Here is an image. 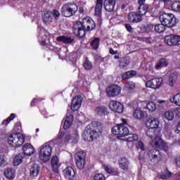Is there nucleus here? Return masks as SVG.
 <instances>
[{
	"mask_svg": "<svg viewBox=\"0 0 180 180\" xmlns=\"http://www.w3.org/2000/svg\"><path fill=\"white\" fill-rule=\"evenodd\" d=\"M148 128L146 136L150 139V144L153 147H158L164 151H168V146L167 143L161 139V128L160 127V120L155 117L148 119L146 122Z\"/></svg>",
	"mask_w": 180,
	"mask_h": 180,
	"instance_id": "nucleus-1",
	"label": "nucleus"
},
{
	"mask_svg": "<svg viewBox=\"0 0 180 180\" xmlns=\"http://www.w3.org/2000/svg\"><path fill=\"white\" fill-rule=\"evenodd\" d=\"M96 26L95 21L91 17H86L82 22H77L74 24L72 30L77 37L82 39V37H85L86 32L94 30Z\"/></svg>",
	"mask_w": 180,
	"mask_h": 180,
	"instance_id": "nucleus-2",
	"label": "nucleus"
},
{
	"mask_svg": "<svg viewBox=\"0 0 180 180\" xmlns=\"http://www.w3.org/2000/svg\"><path fill=\"white\" fill-rule=\"evenodd\" d=\"M51 153H53V148L50 145V142H47L41 146L39 151V158L42 162H48L51 158Z\"/></svg>",
	"mask_w": 180,
	"mask_h": 180,
	"instance_id": "nucleus-3",
	"label": "nucleus"
},
{
	"mask_svg": "<svg viewBox=\"0 0 180 180\" xmlns=\"http://www.w3.org/2000/svg\"><path fill=\"white\" fill-rule=\"evenodd\" d=\"M122 123L118 124L117 125L112 127V134L115 136H118L117 139H122V137H126L129 133V128L126 127L127 124V121L126 119H122Z\"/></svg>",
	"mask_w": 180,
	"mask_h": 180,
	"instance_id": "nucleus-4",
	"label": "nucleus"
},
{
	"mask_svg": "<svg viewBox=\"0 0 180 180\" xmlns=\"http://www.w3.org/2000/svg\"><path fill=\"white\" fill-rule=\"evenodd\" d=\"M25 143V136L20 133L11 134L8 138V143L11 147H20Z\"/></svg>",
	"mask_w": 180,
	"mask_h": 180,
	"instance_id": "nucleus-5",
	"label": "nucleus"
},
{
	"mask_svg": "<svg viewBox=\"0 0 180 180\" xmlns=\"http://www.w3.org/2000/svg\"><path fill=\"white\" fill-rule=\"evenodd\" d=\"M160 20L167 27H174L176 25V18L173 13H165L160 15Z\"/></svg>",
	"mask_w": 180,
	"mask_h": 180,
	"instance_id": "nucleus-6",
	"label": "nucleus"
},
{
	"mask_svg": "<svg viewBox=\"0 0 180 180\" xmlns=\"http://www.w3.org/2000/svg\"><path fill=\"white\" fill-rule=\"evenodd\" d=\"M78 11V6L75 4H65L61 8V13L65 18H70Z\"/></svg>",
	"mask_w": 180,
	"mask_h": 180,
	"instance_id": "nucleus-7",
	"label": "nucleus"
},
{
	"mask_svg": "<svg viewBox=\"0 0 180 180\" xmlns=\"http://www.w3.org/2000/svg\"><path fill=\"white\" fill-rule=\"evenodd\" d=\"M85 157H86V153L84 151L77 152L75 155V161L79 169H84L85 167Z\"/></svg>",
	"mask_w": 180,
	"mask_h": 180,
	"instance_id": "nucleus-8",
	"label": "nucleus"
},
{
	"mask_svg": "<svg viewBox=\"0 0 180 180\" xmlns=\"http://www.w3.org/2000/svg\"><path fill=\"white\" fill-rule=\"evenodd\" d=\"M165 43L168 46H180V36L169 34L165 37Z\"/></svg>",
	"mask_w": 180,
	"mask_h": 180,
	"instance_id": "nucleus-9",
	"label": "nucleus"
},
{
	"mask_svg": "<svg viewBox=\"0 0 180 180\" xmlns=\"http://www.w3.org/2000/svg\"><path fill=\"white\" fill-rule=\"evenodd\" d=\"M162 78H153L146 82V88H152V89H158L161 87L162 84Z\"/></svg>",
	"mask_w": 180,
	"mask_h": 180,
	"instance_id": "nucleus-10",
	"label": "nucleus"
},
{
	"mask_svg": "<svg viewBox=\"0 0 180 180\" xmlns=\"http://www.w3.org/2000/svg\"><path fill=\"white\" fill-rule=\"evenodd\" d=\"M148 157L151 162L157 163L161 160V154L160 150L157 149H151L148 151Z\"/></svg>",
	"mask_w": 180,
	"mask_h": 180,
	"instance_id": "nucleus-11",
	"label": "nucleus"
},
{
	"mask_svg": "<svg viewBox=\"0 0 180 180\" xmlns=\"http://www.w3.org/2000/svg\"><path fill=\"white\" fill-rule=\"evenodd\" d=\"M109 108L111 110H113V112H116L117 113H123V104L119 101H111L109 103Z\"/></svg>",
	"mask_w": 180,
	"mask_h": 180,
	"instance_id": "nucleus-12",
	"label": "nucleus"
},
{
	"mask_svg": "<svg viewBox=\"0 0 180 180\" xmlns=\"http://www.w3.org/2000/svg\"><path fill=\"white\" fill-rule=\"evenodd\" d=\"M120 92H122V89L117 85H112L107 88L108 96H117L120 95Z\"/></svg>",
	"mask_w": 180,
	"mask_h": 180,
	"instance_id": "nucleus-13",
	"label": "nucleus"
},
{
	"mask_svg": "<svg viewBox=\"0 0 180 180\" xmlns=\"http://www.w3.org/2000/svg\"><path fill=\"white\" fill-rule=\"evenodd\" d=\"M71 139V135L64 133V131H60L56 138L58 144H64V143H68Z\"/></svg>",
	"mask_w": 180,
	"mask_h": 180,
	"instance_id": "nucleus-14",
	"label": "nucleus"
},
{
	"mask_svg": "<svg viewBox=\"0 0 180 180\" xmlns=\"http://www.w3.org/2000/svg\"><path fill=\"white\" fill-rule=\"evenodd\" d=\"M139 105H141V101H140L139 103L137 101H134V109H136L134 112V117H135V119H141V117H143V116H144V113L143 112V111L140 109H141V107Z\"/></svg>",
	"mask_w": 180,
	"mask_h": 180,
	"instance_id": "nucleus-15",
	"label": "nucleus"
},
{
	"mask_svg": "<svg viewBox=\"0 0 180 180\" xmlns=\"http://www.w3.org/2000/svg\"><path fill=\"white\" fill-rule=\"evenodd\" d=\"M81 103H82V97L79 96H76L71 104V109L73 112H77L79 108H81Z\"/></svg>",
	"mask_w": 180,
	"mask_h": 180,
	"instance_id": "nucleus-16",
	"label": "nucleus"
},
{
	"mask_svg": "<svg viewBox=\"0 0 180 180\" xmlns=\"http://www.w3.org/2000/svg\"><path fill=\"white\" fill-rule=\"evenodd\" d=\"M128 20L130 23H139L141 22V15L137 12H131L128 15Z\"/></svg>",
	"mask_w": 180,
	"mask_h": 180,
	"instance_id": "nucleus-17",
	"label": "nucleus"
},
{
	"mask_svg": "<svg viewBox=\"0 0 180 180\" xmlns=\"http://www.w3.org/2000/svg\"><path fill=\"white\" fill-rule=\"evenodd\" d=\"M40 172V166L38 164L31 165L30 168V176L32 179L37 178Z\"/></svg>",
	"mask_w": 180,
	"mask_h": 180,
	"instance_id": "nucleus-18",
	"label": "nucleus"
},
{
	"mask_svg": "<svg viewBox=\"0 0 180 180\" xmlns=\"http://www.w3.org/2000/svg\"><path fill=\"white\" fill-rule=\"evenodd\" d=\"M116 5V0H104L103 6L107 12H113Z\"/></svg>",
	"mask_w": 180,
	"mask_h": 180,
	"instance_id": "nucleus-19",
	"label": "nucleus"
},
{
	"mask_svg": "<svg viewBox=\"0 0 180 180\" xmlns=\"http://www.w3.org/2000/svg\"><path fill=\"white\" fill-rule=\"evenodd\" d=\"M63 175L66 179L72 180L75 176V172L71 167H68L63 170Z\"/></svg>",
	"mask_w": 180,
	"mask_h": 180,
	"instance_id": "nucleus-20",
	"label": "nucleus"
},
{
	"mask_svg": "<svg viewBox=\"0 0 180 180\" xmlns=\"http://www.w3.org/2000/svg\"><path fill=\"white\" fill-rule=\"evenodd\" d=\"M51 165L53 172L58 174V168H60L61 165L60 164V161L58 160V158L57 156H53L51 158Z\"/></svg>",
	"mask_w": 180,
	"mask_h": 180,
	"instance_id": "nucleus-21",
	"label": "nucleus"
},
{
	"mask_svg": "<svg viewBox=\"0 0 180 180\" xmlns=\"http://www.w3.org/2000/svg\"><path fill=\"white\" fill-rule=\"evenodd\" d=\"M103 4V0H97L96 3V6L94 9L95 16L101 17L102 16V5Z\"/></svg>",
	"mask_w": 180,
	"mask_h": 180,
	"instance_id": "nucleus-22",
	"label": "nucleus"
},
{
	"mask_svg": "<svg viewBox=\"0 0 180 180\" xmlns=\"http://www.w3.org/2000/svg\"><path fill=\"white\" fill-rule=\"evenodd\" d=\"M23 153L25 155H32L34 153V148L30 143H27L22 147Z\"/></svg>",
	"mask_w": 180,
	"mask_h": 180,
	"instance_id": "nucleus-23",
	"label": "nucleus"
},
{
	"mask_svg": "<svg viewBox=\"0 0 180 180\" xmlns=\"http://www.w3.org/2000/svg\"><path fill=\"white\" fill-rule=\"evenodd\" d=\"M72 122H74V117L72 115L70 114L67 115L63 124V129L65 130L70 129L72 124Z\"/></svg>",
	"mask_w": 180,
	"mask_h": 180,
	"instance_id": "nucleus-24",
	"label": "nucleus"
},
{
	"mask_svg": "<svg viewBox=\"0 0 180 180\" xmlns=\"http://www.w3.org/2000/svg\"><path fill=\"white\" fill-rule=\"evenodd\" d=\"M58 41L64 43L65 44H71L74 41V38L71 37L60 36L56 38Z\"/></svg>",
	"mask_w": 180,
	"mask_h": 180,
	"instance_id": "nucleus-25",
	"label": "nucleus"
},
{
	"mask_svg": "<svg viewBox=\"0 0 180 180\" xmlns=\"http://www.w3.org/2000/svg\"><path fill=\"white\" fill-rule=\"evenodd\" d=\"M15 174H16V172L12 168L6 169L4 172V175L7 179H13Z\"/></svg>",
	"mask_w": 180,
	"mask_h": 180,
	"instance_id": "nucleus-26",
	"label": "nucleus"
},
{
	"mask_svg": "<svg viewBox=\"0 0 180 180\" xmlns=\"http://www.w3.org/2000/svg\"><path fill=\"white\" fill-rule=\"evenodd\" d=\"M99 133H100L99 131L95 129L90 131L86 138L88 141H94V140H95V139H96L99 136Z\"/></svg>",
	"mask_w": 180,
	"mask_h": 180,
	"instance_id": "nucleus-27",
	"label": "nucleus"
},
{
	"mask_svg": "<svg viewBox=\"0 0 180 180\" xmlns=\"http://www.w3.org/2000/svg\"><path fill=\"white\" fill-rule=\"evenodd\" d=\"M167 65H168V60H167V59L162 58L158 62L155 68L156 70H160V68H164V67H167Z\"/></svg>",
	"mask_w": 180,
	"mask_h": 180,
	"instance_id": "nucleus-28",
	"label": "nucleus"
},
{
	"mask_svg": "<svg viewBox=\"0 0 180 180\" xmlns=\"http://www.w3.org/2000/svg\"><path fill=\"white\" fill-rule=\"evenodd\" d=\"M120 167L122 169H124V171H127V169H129V160L126 158H122Z\"/></svg>",
	"mask_w": 180,
	"mask_h": 180,
	"instance_id": "nucleus-29",
	"label": "nucleus"
},
{
	"mask_svg": "<svg viewBox=\"0 0 180 180\" xmlns=\"http://www.w3.org/2000/svg\"><path fill=\"white\" fill-rule=\"evenodd\" d=\"M169 101L172 102V103H175V105H177V106H180V93L170 96Z\"/></svg>",
	"mask_w": 180,
	"mask_h": 180,
	"instance_id": "nucleus-30",
	"label": "nucleus"
},
{
	"mask_svg": "<svg viewBox=\"0 0 180 180\" xmlns=\"http://www.w3.org/2000/svg\"><path fill=\"white\" fill-rule=\"evenodd\" d=\"M47 39V35H46V31L41 30L39 34V41L41 43V46H46V39Z\"/></svg>",
	"mask_w": 180,
	"mask_h": 180,
	"instance_id": "nucleus-31",
	"label": "nucleus"
},
{
	"mask_svg": "<svg viewBox=\"0 0 180 180\" xmlns=\"http://www.w3.org/2000/svg\"><path fill=\"white\" fill-rule=\"evenodd\" d=\"M137 72L136 70L128 71L122 75V79H129V78H133L136 77Z\"/></svg>",
	"mask_w": 180,
	"mask_h": 180,
	"instance_id": "nucleus-32",
	"label": "nucleus"
},
{
	"mask_svg": "<svg viewBox=\"0 0 180 180\" xmlns=\"http://www.w3.org/2000/svg\"><path fill=\"white\" fill-rule=\"evenodd\" d=\"M23 160V153H19L14 158L13 165L15 167H18L20 164H22Z\"/></svg>",
	"mask_w": 180,
	"mask_h": 180,
	"instance_id": "nucleus-33",
	"label": "nucleus"
},
{
	"mask_svg": "<svg viewBox=\"0 0 180 180\" xmlns=\"http://www.w3.org/2000/svg\"><path fill=\"white\" fill-rule=\"evenodd\" d=\"M96 112L98 116H105V115L108 114V110L104 106H99L96 108Z\"/></svg>",
	"mask_w": 180,
	"mask_h": 180,
	"instance_id": "nucleus-34",
	"label": "nucleus"
},
{
	"mask_svg": "<svg viewBox=\"0 0 180 180\" xmlns=\"http://www.w3.org/2000/svg\"><path fill=\"white\" fill-rule=\"evenodd\" d=\"M147 11H148V5L146 4L145 6H139L138 8V13L141 16L146 15L147 13Z\"/></svg>",
	"mask_w": 180,
	"mask_h": 180,
	"instance_id": "nucleus-35",
	"label": "nucleus"
},
{
	"mask_svg": "<svg viewBox=\"0 0 180 180\" xmlns=\"http://www.w3.org/2000/svg\"><path fill=\"white\" fill-rule=\"evenodd\" d=\"M128 137L124 139L125 141H137L139 140V135L137 134H128Z\"/></svg>",
	"mask_w": 180,
	"mask_h": 180,
	"instance_id": "nucleus-36",
	"label": "nucleus"
},
{
	"mask_svg": "<svg viewBox=\"0 0 180 180\" xmlns=\"http://www.w3.org/2000/svg\"><path fill=\"white\" fill-rule=\"evenodd\" d=\"M177 79H178V76L176 75V74L175 73L171 74L169 77V86H174V85H175V82H176Z\"/></svg>",
	"mask_w": 180,
	"mask_h": 180,
	"instance_id": "nucleus-37",
	"label": "nucleus"
},
{
	"mask_svg": "<svg viewBox=\"0 0 180 180\" xmlns=\"http://www.w3.org/2000/svg\"><path fill=\"white\" fill-rule=\"evenodd\" d=\"M84 68L85 70H86V71L91 70L94 68L92 62L89 61V59L88 58H86L84 60Z\"/></svg>",
	"mask_w": 180,
	"mask_h": 180,
	"instance_id": "nucleus-38",
	"label": "nucleus"
},
{
	"mask_svg": "<svg viewBox=\"0 0 180 180\" xmlns=\"http://www.w3.org/2000/svg\"><path fill=\"white\" fill-rule=\"evenodd\" d=\"M91 126L94 128V130L102 132V123L98 121H94L91 122Z\"/></svg>",
	"mask_w": 180,
	"mask_h": 180,
	"instance_id": "nucleus-39",
	"label": "nucleus"
},
{
	"mask_svg": "<svg viewBox=\"0 0 180 180\" xmlns=\"http://www.w3.org/2000/svg\"><path fill=\"white\" fill-rule=\"evenodd\" d=\"M43 22L44 23H51L53 22V16H51V13H46L43 17Z\"/></svg>",
	"mask_w": 180,
	"mask_h": 180,
	"instance_id": "nucleus-40",
	"label": "nucleus"
},
{
	"mask_svg": "<svg viewBox=\"0 0 180 180\" xmlns=\"http://www.w3.org/2000/svg\"><path fill=\"white\" fill-rule=\"evenodd\" d=\"M164 117L166 119V120L172 121L174 120V112L171 110H167L164 114Z\"/></svg>",
	"mask_w": 180,
	"mask_h": 180,
	"instance_id": "nucleus-41",
	"label": "nucleus"
},
{
	"mask_svg": "<svg viewBox=\"0 0 180 180\" xmlns=\"http://www.w3.org/2000/svg\"><path fill=\"white\" fill-rule=\"evenodd\" d=\"M159 176L160 179H169V178L172 176V172L167 170L165 172H162L160 174H159Z\"/></svg>",
	"mask_w": 180,
	"mask_h": 180,
	"instance_id": "nucleus-42",
	"label": "nucleus"
},
{
	"mask_svg": "<svg viewBox=\"0 0 180 180\" xmlns=\"http://www.w3.org/2000/svg\"><path fill=\"white\" fill-rule=\"evenodd\" d=\"M146 109H148L149 112H154L157 109V105L155 103L150 101L146 104Z\"/></svg>",
	"mask_w": 180,
	"mask_h": 180,
	"instance_id": "nucleus-43",
	"label": "nucleus"
},
{
	"mask_svg": "<svg viewBox=\"0 0 180 180\" xmlns=\"http://www.w3.org/2000/svg\"><path fill=\"white\" fill-rule=\"evenodd\" d=\"M155 30L158 33H162L165 30V25L161 22L160 24H157L155 25Z\"/></svg>",
	"mask_w": 180,
	"mask_h": 180,
	"instance_id": "nucleus-44",
	"label": "nucleus"
},
{
	"mask_svg": "<svg viewBox=\"0 0 180 180\" xmlns=\"http://www.w3.org/2000/svg\"><path fill=\"white\" fill-rule=\"evenodd\" d=\"M100 41H101V39H99V38H94L91 42V47H93L94 50H96L98 47H99Z\"/></svg>",
	"mask_w": 180,
	"mask_h": 180,
	"instance_id": "nucleus-45",
	"label": "nucleus"
},
{
	"mask_svg": "<svg viewBox=\"0 0 180 180\" xmlns=\"http://www.w3.org/2000/svg\"><path fill=\"white\" fill-rule=\"evenodd\" d=\"M15 119V114H11L9 117H8L6 120H4L2 122L3 126H8L11 121Z\"/></svg>",
	"mask_w": 180,
	"mask_h": 180,
	"instance_id": "nucleus-46",
	"label": "nucleus"
},
{
	"mask_svg": "<svg viewBox=\"0 0 180 180\" xmlns=\"http://www.w3.org/2000/svg\"><path fill=\"white\" fill-rule=\"evenodd\" d=\"M172 9L176 12H180V2L176 1L173 3L172 5Z\"/></svg>",
	"mask_w": 180,
	"mask_h": 180,
	"instance_id": "nucleus-47",
	"label": "nucleus"
},
{
	"mask_svg": "<svg viewBox=\"0 0 180 180\" xmlns=\"http://www.w3.org/2000/svg\"><path fill=\"white\" fill-rule=\"evenodd\" d=\"M79 139V135L77 131H75L72 136H70V140H72L73 143H77Z\"/></svg>",
	"mask_w": 180,
	"mask_h": 180,
	"instance_id": "nucleus-48",
	"label": "nucleus"
},
{
	"mask_svg": "<svg viewBox=\"0 0 180 180\" xmlns=\"http://www.w3.org/2000/svg\"><path fill=\"white\" fill-rule=\"evenodd\" d=\"M125 87L127 88V89H134L136 88V84H134L133 82H127L125 84Z\"/></svg>",
	"mask_w": 180,
	"mask_h": 180,
	"instance_id": "nucleus-49",
	"label": "nucleus"
},
{
	"mask_svg": "<svg viewBox=\"0 0 180 180\" xmlns=\"http://www.w3.org/2000/svg\"><path fill=\"white\" fill-rule=\"evenodd\" d=\"M6 162V157L5 155H0V167H4Z\"/></svg>",
	"mask_w": 180,
	"mask_h": 180,
	"instance_id": "nucleus-50",
	"label": "nucleus"
},
{
	"mask_svg": "<svg viewBox=\"0 0 180 180\" xmlns=\"http://www.w3.org/2000/svg\"><path fill=\"white\" fill-rule=\"evenodd\" d=\"M94 180H105V176L103 174H96L94 176Z\"/></svg>",
	"mask_w": 180,
	"mask_h": 180,
	"instance_id": "nucleus-51",
	"label": "nucleus"
},
{
	"mask_svg": "<svg viewBox=\"0 0 180 180\" xmlns=\"http://www.w3.org/2000/svg\"><path fill=\"white\" fill-rule=\"evenodd\" d=\"M103 167L105 171H106V172H108V174H113V172H115V170L113 169V168H112V167L108 165H104Z\"/></svg>",
	"mask_w": 180,
	"mask_h": 180,
	"instance_id": "nucleus-52",
	"label": "nucleus"
},
{
	"mask_svg": "<svg viewBox=\"0 0 180 180\" xmlns=\"http://www.w3.org/2000/svg\"><path fill=\"white\" fill-rule=\"evenodd\" d=\"M52 15L53 18H55L56 20H58V18H60V12L57 10H53Z\"/></svg>",
	"mask_w": 180,
	"mask_h": 180,
	"instance_id": "nucleus-53",
	"label": "nucleus"
},
{
	"mask_svg": "<svg viewBox=\"0 0 180 180\" xmlns=\"http://www.w3.org/2000/svg\"><path fill=\"white\" fill-rule=\"evenodd\" d=\"M138 147L142 151H144L146 150V146H144V143L141 141H139L138 143Z\"/></svg>",
	"mask_w": 180,
	"mask_h": 180,
	"instance_id": "nucleus-54",
	"label": "nucleus"
},
{
	"mask_svg": "<svg viewBox=\"0 0 180 180\" xmlns=\"http://www.w3.org/2000/svg\"><path fill=\"white\" fill-rule=\"evenodd\" d=\"M125 27L129 33H133V27H131V25L130 24H125Z\"/></svg>",
	"mask_w": 180,
	"mask_h": 180,
	"instance_id": "nucleus-55",
	"label": "nucleus"
},
{
	"mask_svg": "<svg viewBox=\"0 0 180 180\" xmlns=\"http://www.w3.org/2000/svg\"><path fill=\"white\" fill-rule=\"evenodd\" d=\"M96 58L97 61H101V63H103V61H105V58H101V56H96Z\"/></svg>",
	"mask_w": 180,
	"mask_h": 180,
	"instance_id": "nucleus-56",
	"label": "nucleus"
},
{
	"mask_svg": "<svg viewBox=\"0 0 180 180\" xmlns=\"http://www.w3.org/2000/svg\"><path fill=\"white\" fill-rule=\"evenodd\" d=\"M158 103H160V105H167V101L164 100H158Z\"/></svg>",
	"mask_w": 180,
	"mask_h": 180,
	"instance_id": "nucleus-57",
	"label": "nucleus"
},
{
	"mask_svg": "<svg viewBox=\"0 0 180 180\" xmlns=\"http://www.w3.org/2000/svg\"><path fill=\"white\" fill-rule=\"evenodd\" d=\"M146 3V0H139V6H145L144 4Z\"/></svg>",
	"mask_w": 180,
	"mask_h": 180,
	"instance_id": "nucleus-58",
	"label": "nucleus"
},
{
	"mask_svg": "<svg viewBox=\"0 0 180 180\" xmlns=\"http://www.w3.org/2000/svg\"><path fill=\"white\" fill-rule=\"evenodd\" d=\"M110 54H117V51H114L113 49H110Z\"/></svg>",
	"mask_w": 180,
	"mask_h": 180,
	"instance_id": "nucleus-59",
	"label": "nucleus"
},
{
	"mask_svg": "<svg viewBox=\"0 0 180 180\" xmlns=\"http://www.w3.org/2000/svg\"><path fill=\"white\" fill-rule=\"evenodd\" d=\"M34 102H36V98H34L32 100V101L31 102V106H34Z\"/></svg>",
	"mask_w": 180,
	"mask_h": 180,
	"instance_id": "nucleus-60",
	"label": "nucleus"
},
{
	"mask_svg": "<svg viewBox=\"0 0 180 180\" xmlns=\"http://www.w3.org/2000/svg\"><path fill=\"white\" fill-rule=\"evenodd\" d=\"M114 58H115V60H119V56H115Z\"/></svg>",
	"mask_w": 180,
	"mask_h": 180,
	"instance_id": "nucleus-61",
	"label": "nucleus"
},
{
	"mask_svg": "<svg viewBox=\"0 0 180 180\" xmlns=\"http://www.w3.org/2000/svg\"><path fill=\"white\" fill-rule=\"evenodd\" d=\"M79 12H81V13H82V12H84V8H79Z\"/></svg>",
	"mask_w": 180,
	"mask_h": 180,
	"instance_id": "nucleus-62",
	"label": "nucleus"
},
{
	"mask_svg": "<svg viewBox=\"0 0 180 180\" xmlns=\"http://www.w3.org/2000/svg\"><path fill=\"white\" fill-rule=\"evenodd\" d=\"M176 176L178 178H179V177H180V172H179V173L176 174Z\"/></svg>",
	"mask_w": 180,
	"mask_h": 180,
	"instance_id": "nucleus-63",
	"label": "nucleus"
},
{
	"mask_svg": "<svg viewBox=\"0 0 180 180\" xmlns=\"http://www.w3.org/2000/svg\"><path fill=\"white\" fill-rule=\"evenodd\" d=\"M177 115L180 117V109L178 110Z\"/></svg>",
	"mask_w": 180,
	"mask_h": 180,
	"instance_id": "nucleus-64",
	"label": "nucleus"
}]
</instances>
